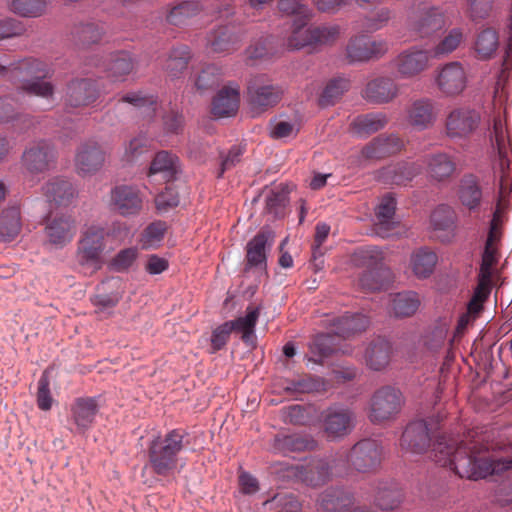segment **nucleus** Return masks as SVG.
I'll return each mask as SVG.
<instances>
[{
	"mask_svg": "<svg viewBox=\"0 0 512 512\" xmlns=\"http://www.w3.org/2000/svg\"><path fill=\"white\" fill-rule=\"evenodd\" d=\"M439 91L447 97L460 95L466 88L467 76L460 62H450L439 69L435 77Z\"/></svg>",
	"mask_w": 512,
	"mask_h": 512,
	"instance_id": "18",
	"label": "nucleus"
},
{
	"mask_svg": "<svg viewBox=\"0 0 512 512\" xmlns=\"http://www.w3.org/2000/svg\"><path fill=\"white\" fill-rule=\"evenodd\" d=\"M166 223L163 221H155L149 224L141 234L140 242L143 248H150L158 245L165 234Z\"/></svg>",
	"mask_w": 512,
	"mask_h": 512,
	"instance_id": "59",
	"label": "nucleus"
},
{
	"mask_svg": "<svg viewBox=\"0 0 512 512\" xmlns=\"http://www.w3.org/2000/svg\"><path fill=\"white\" fill-rule=\"evenodd\" d=\"M445 13L441 7L429 6L419 9L408 19V28L413 36L429 38L445 26Z\"/></svg>",
	"mask_w": 512,
	"mask_h": 512,
	"instance_id": "13",
	"label": "nucleus"
},
{
	"mask_svg": "<svg viewBox=\"0 0 512 512\" xmlns=\"http://www.w3.org/2000/svg\"><path fill=\"white\" fill-rule=\"evenodd\" d=\"M402 492L394 481H380L375 487L374 502L382 510H393L399 506Z\"/></svg>",
	"mask_w": 512,
	"mask_h": 512,
	"instance_id": "39",
	"label": "nucleus"
},
{
	"mask_svg": "<svg viewBox=\"0 0 512 512\" xmlns=\"http://www.w3.org/2000/svg\"><path fill=\"white\" fill-rule=\"evenodd\" d=\"M336 470H342L340 462H334L325 458H313L301 466L298 472L299 478L308 486L318 487L327 483L333 475L340 476Z\"/></svg>",
	"mask_w": 512,
	"mask_h": 512,
	"instance_id": "16",
	"label": "nucleus"
},
{
	"mask_svg": "<svg viewBox=\"0 0 512 512\" xmlns=\"http://www.w3.org/2000/svg\"><path fill=\"white\" fill-rule=\"evenodd\" d=\"M53 69L43 60L26 57L9 63V78L21 83L19 91L45 99L53 97L55 86L46 78L52 77Z\"/></svg>",
	"mask_w": 512,
	"mask_h": 512,
	"instance_id": "4",
	"label": "nucleus"
},
{
	"mask_svg": "<svg viewBox=\"0 0 512 512\" xmlns=\"http://www.w3.org/2000/svg\"><path fill=\"white\" fill-rule=\"evenodd\" d=\"M509 222L508 204L498 201L490 214L487 223L486 236L484 240L483 251L481 253V263L494 266L499 259V250L505 235V227Z\"/></svg>",
	"mask_w": 512,
	"mask_h": 512,
	"instance_id": "8",
	"label": "nucleus"
},
{
	"mask_svg": "<svg viewBox=\"0 0 512 512\" xmlns=\"http://www.w3.org/2000/svg\"><path fill=\"white\" fill-rule=\"evenodd\" d=\"M324 432L331 440L341 439L354 428L353 411L342 405H333L322 412Z\"/></svg>",
	"mask_w": 512,
	"mask_h": 512,
	"instance_id": "14",
	"label": "nucleus"
},
{
	"mask_svg": "<svg viewBox=\"0 0 512 512\" xmlns=\"http://www.w3.org/2000/svg\"><path fill=\"white\" fill-rule=\"evenodd\" d=\"M398 95V86L393 79L380 77L370 81L365 89V97L376 104L392 101Z\"/></svg>",
	"mask_w": 512,
	"mask_h": 512,
	"instance_id": "35",
	"label": "nucleus"
},
{
	"mask_svg": "<svg viewBox=\"0 0 512 512\" xmlns=\"http://www.w3.org/2000/svg\"><path fill=\"white\" fill-rule=\"evenodd\" d=\"M353 503L352 494L343 488H329L318 500V512H346Z\"/></svg>",
	"mask_w": 512,
	"mask_h": 512,
	"instance_id": "34",
	"label": "nucleus"
},
{
	"mask_svg": "<svg viewBox=\"0 0 512 512\" xmlns=\"http://www.w3.org/2000/svg\"><path fill=\"white\" fill-rule=\"evenodd\" d=\"M15 122L20 131L28 130L34 124V117L18 113L8 97H0V124Z\"/></svg>",
	"mask_w": 512,
	"mask_h": 512,
	"instance_id": "47",
	"label": "nucleus"
},
{
	"mask_svg": "<svg viewBox=\"0 0 512 512\" xmlns=\"http://www.w3.org/2000/svg\"><path fill=\"white\" fill-rule=\"evenodd\" d=\"M346 51L350 61L363 62L383 56L388 51V43L384 40H371L368 36L360 35L350 39Z\"/></svg>",
	"mask_w": 512,
	"mask_h": 512,
	"instance_id": "19",
	"label": "nucleus"
},
{
	"mask_svg": "<svg viewBox=\"0 0 512 512\" xmlns=\"http://www.w3.org/2000/svg\"><path fill=\"white\" fill-rule=\"evenodd\" d=\"M45 232L50 244L62 248L70 243L76 234L75 221L67 215L55 217L48 221Z\"/></svg>",
	"mask_w": 512,
	"mask_h": 512,
	"instance_id": "28",
	"label": "nucleus"
},
{
	"mask_svg": "<svg viewBox=\"0 0 512 512\" xmlns=\"http://www.w3.org/2000/svg\"><path fill=\"white\" fill-rule=\"evenodd\" d=\"M101 91L98 80L91 78L72 79L66 86L65 105L72 108L88 106L98 99Z\"/></svg>",
	"mask_w": 512,
	"mask_h": 512,
	"instance_id": "15",
	"label": "nucleus"
},
{
	"mask_svg": "<svg viewBox=\"0 0 512 512\" xmlns=\"http://www.w3.org/2000/svg\"><path fill=\"white\" fill-rule=\"evenodd\" d=\"M282 93L281 88L276 85L253 83L248 86V101L252 110L260 113L275 106L280 101Z\"/></svg>",
	"mask_w": 512,
	"mask_h": 512,
	"instance_id": "27",
	"label": "nucleus"
},
{
	"mask_svg": "<svg viewBox=\"0 0 512 512\" xmlns=\"http://www.w3.org/2000/svg\"><path fill=\"white\" fill-rule=\"evenodd\" d=\"M370 320L360 313L346 312L341 316L328 317L325 325L338 337L348 338L367 329Z\"/></svg>",
	"mask_w": 512,
	"mask_h": 512,
	"instance_id": "23",
	"label": "nucleus"
},
{
	"mask_svg": "<svg viewBox=\"0 0 512 512\" xmlns=\"http://www.w3.org/2000/svg\"><path fill=\"white\" fill-rule=\"evenodd\" d=\"M494 0H467V15L475 23L486 20L492 13Z\"/></svg>",
	"mask_w": 512,
	"mask_h": 512,
	"instance_id": "60",
	"label": "nucleus"
},
{
	"mask_svg": "<svg viewBox=\"0 0 512 512\" xmlns=\"http://www.w3.org/2000/svg\"><path fill=\"white\" fill-rule=\"evenodd\" d=\"M105 33L104 25L98 22H87L75 28L74 37L83 46L94 44L102 39Z\"/></svg>",
	"mask_w": 512,
	"mask_h": 512,
	"instance_id": "55",
	"label": "nucleus"
},
{
	"mask_svg": "<svg viewBox=\"0 0 512 512\" xmlns=\"http://www.w3.org/2000/svg\"><path fill=\"white\" fill-rule=\"evenodd\" d=\"M496 122L503 129L504 145L506 146V127L500 116L492 117L484 105L465 104L451 109L444 122L445 135L454 142H464L472 138L483 137L485 153L490 147V135Z\"/></svg>",
	"mask_w": 512,
	"mask_h": 512,
	"instance_id": "3",
	"label": "nucleus"
},
{
	"mask_svg": "<svg viewBox=\"0 0 512 512\" xmlns=\"http://www.w3.org/2000/svg\"><path fill=\"white\" fill-rule=\"evenodd\" d=\"M47 201L55 206H68L76 195L73 184L62 177L51 178L43 187Z\"/></svg>",
	"mask_w": 512,
	"mask_h": 512,
	"instance_id": "30",
	"label": "nucleus"
},
{
	"mask_svg": "<svg viewBox=\"0 0 512 512\" xmlns=\"http://www.w3.org/2000/svg\"><path fill=\"white\" fill-rule=\"evenodd\" d=\"M430 441L431 437L427 422L415 420L406 426L400 439V446L408 452L421 454L428 449Z\"/></svg>",
	"mask_w": 512,
	"mask_h": 512,
	"instance_id": "22",
	"label": "nucleus"
},
{
	"mask_svg": "<svg viewBox=\"0 0 512 512\" xmlns=\"http://www.w3.org/2000/svg\"><path fill=\"white\" fill-rule=\"evenodd\" d=\"M106 236V230L95 225L83 232L78 242L76 260L85 274L92 275L104 266Z\"/></svg>",
	"mask_w": 512,
	"mask_h": 512,
	"instance_id": "7",
	"label": "nucleus"
},
{
	"mask_svg": "<svg viewBox=\"0 0 512 512\" xmlns=\"http://www.w3.org/2000/svg\"><path fill=\"white\" fill-rule=\"evenodd\" d=\"M21 230V215L19 207L12 206L0 214V239L4 242L14 240Z\"/></svg>",
	"mask_w": 512,
	"mask_h": 512,
	"instance_id": "45",
	"label": "nucleus"
},
{
	"mask_svg": "<svg viewBox=\"0 0 512 512\" xmlns=\"http://www.w3.org/2000/svg\"><path fill=\"white\" fill-rule=\"evenodd\" d=\"M317 446L316 441L309 436L294 434H277L272 442V449L280 454L313 450Z\"/></svg>",
	"mask_w": 512,
	"mask_h": 512,
	"instance_id": "31",
	"label": "nucleus"
},
{
	"mask_svg": "<svg viewBox=\"0 0 512 512\" xmlns=\"http://www.w3.org/2000/svg\"><path fill=\"white\" fill-rule=\"evenodd\" d=\"M486 446L478 447L476 441L467 442L463 439L442 435L433 444L434 461L449 467L459 477L470 480L484 479L492 474H500L512 469V458L494 459L482 455Z\"/></svg>",
	"mask_w": 512,
	"mask_h": 512,
	"instance_id": "2",
	"label": "nucleus"
},
{
	"mask_svg": "<svg viewBox=\"0 0 512 512\" xmlns=\"http://www.w3.org/2000/svg\"><path fill=\"white\" fill-rule=\"evenodd\" d=\"M427 166L429 176L438 182L448 180L456 171V163L447 153H437L430 156Z\"/></svg>",
	"mask_w": 512,
	"mask_h": 512,
	"instance_id": "43",
	"label": "nucleus"
},
{
	"mask_svg": "<svg viewBox=\"0 0 512 512\" xmlns=\"http://www.w3.org/2000/svg\"><path fill=\"white\" fill-rule=\"evenodd\" d=\"M268 243V234L258 232L246 246V269L266 267V246Z\"/></svg>",
	"mask_w": 512,
	"mask_h": 512,
	"instance_id": "41",
	"label": "nucleus"
},
{
	"mask_svg": "<svg viewBox=\"0 0 512 512\" xmlns=\"http://www.w3.org/2000/svg\"><path fill=\"white\" fill-rule=\"evenodd\" d=\"M222 71L216 65H207L195 80V86L198 90L213 89L218 86L222 80Z\"/></svg>",
	"mask_w": 512,
	"mask_h": 512,
	"instance_id": "58",
	"label": "nucleus"
},
{
	"mask_svg": "<svg viewBox=\"0 0 512 512\" xmlns=\"http://www.w3.org/2000/svg\"><path fill=\"white\" fill-rule=\"evenodd\" d=\"M138 256L137 248L130 247L119 251L111 261V267L117 272L128 270Z\"/></svg>",
	"mask_w": 512,
	"mask_h": 512,
	"instance_id": "64",
	"label": "nucleus"
},
{
	"mask_svg": "<svg viewBox=\"0 0 512 512\" xmlns=\"http://www.w3.org/2000/svg\"><path fill=\"white\" fill-rule=\"evenodd\" d=\"M240 103V86L230 82L218 91L212 101L211 112L215 117H229L238 111Z\"/></svg>",
	"mask_w": 512,
	"mask_h": 512,
	"instance_id": "26",
	"label": "nucleus"
},
{
	"mask_svg": "<svg viewBox=\"0 0 512 512\" xmlns=\"http://www.w3.org/2000/svg\"><path fill=\"white\" fill-rule=\"evenodd\" d=\"M421 165L416 163H402L383 168L379 177L388 184L406 185L421 172Z\"/></svg>",
	"mask_w": 512,
	"mask_h": 512,
	"instance_id": "37",
	"label": "nucleus"
},
{
	"mask_svg": "<svg viewBox=\"0 0 512 512\" xmlns=\"http://www.w3.org/2000/svg\"><path fill=\"white\" fill-rule=\"evenodd\" d=\"M383 253L374 246L359 248L353 255V262L356 266L365 267V271L386 269L383 266Z\"/></svg>",
	"mask_w": 512,
	"mask_h": 512,
	"instance_id": "49",
	"label": "nucleus"
},
{
	"mask_svg": "<svg viewBox=\"0 0 512 512\" xmlns=\"http://www.w3.org/2000/svg\"><path fill=\"white\" fill-rule=\"evenodd\" d=\"M206 41L212 52L229 53L236 49L238 38L228 26H219L208 33Z\"/></svg>",
	"mask_w": 512,
	"mask_h": 512,
	"instance_id": "40",
	"label": "nucleus"
},
{
	"mask_svg": "<svg viewBox=\"0 0 512 512\" xmlns=\"http://www.w3.org/2000/svg\"><path fill=\"white\" fill-rule=\"evenodd\" d=\"M499 47L500 35L496 28L484 26L476 32L472 49L478 60L488 61L495 58Z\"/></svg>",
	"mask_w": 512,
	"mask_h": 512,
	"instance_id": "25",
	"label": "nucleus"
},
{
	"mask_svg": "<svg viewBox=\"0 0 512 512\" xmlns=\"http://www.w3.org/2000/svg\"><path fill=\"white\" fill-rule=\"evenodd\" d=\"M486 156L489 167L480 169L477 173H464L456 188V197L460 206L477 219L481 212L487 210L490 204L489 196L494 191L496 184L498 192L492 208L500 199L509 205L504 200V192L510 177L511 160L504 145L503 129L500 122L495 123L494 131L490 135V147L487 149Z\"/></svg>",
	"mask_w": 512,
	"mask_h": 512,
	"instance_id": "1",
	"label": "nucleus"
},
{
	"mask_svg": "<svg viewBox=\"0 0 512 512\" xmlns=\"http://www.w3.org/2000/svg\"><path fill=\"white\" fill-rule=\"evenodd\" d=\"M22 165L30 174L44 173L52 168L56 161L54 145L48 140L32 142L22 154Z\"/></svg>",
	"mask_w": 512,
	"mask_h": 512,
	"instance_id": "12",
	"label": "nucleus"
},
{
	"mask_svg": "<svg viewBox=\"0 0 512 512\" xmlns=\"http://www.w3.org/2000/svg\"><path fill=\"white\" fill-rule=\"evenodd\" d=\"M391 355V344L384 338L378 337L371 341L365 349L364 359L366 365L375 371L385 368Z\"/></svg>",
	"mask_w": 512,
	"mask_h": 512,
	"instance_id": "36",
	"label": "nucleus"
},
{
	"mask_svg": "<svg viewBox=\"0 0 512 512\" xmlns=\"http://www.w3.org/2000/svg\"><path fill=\"white\" fill-rule=\"evenodd\" d=\"M389 280V269L364 271L359 278V285L364 291L375 292L386 288Z\"/></svg>",
	"mask_w": 512,
	"mask_h": 512,
	"instance_id": "54",
	"label": "nucleus"
},
{
	"mask_svg": "<svg viewBox=\"0 0 512 512\" xmlns=\"http://www.w3.org/2000/svg\"><path fill=\"white\" fill-rule=\"evenodd\" d=\"M186 433L182 429H172L163 436L152 438L147 446V466L161 477L175 473L178 456L183 451Z\"/></svg>",
	"mask_w": 512,
	"mask_h": 512,
	"instance_id": "5",
	"label": "nucleus"
},
{
	"mask_svg": "<svg viewBox=\"0 0 512 512\" xmlns=\"http://www.w3.org/2000/svg\"><path fill=\"white\" fill-rule=\"evenodd\" d=\"M177 157L167 151L158 152L149 167L148 176L151 177L161 172H173Z\"/></svg>",
	"mask_w": 512,
	"mask_h": 512,
	"instance_id": "62",
	"label": "nucleus"
},
{
	"mask_svg": "<svg viewBox=\"0 0 512 512\" xmlns=\"http://www.w3.org/2000/svg\"><path fill=\"white\" fill-rule=\"evenodd\" d=\"M96 67H100L107 73L108 77L114 80H121L122 77L129 74L134 66L133 59L128 52L118 51L110 55L108 63L100 62L98 58L92 59L91 63Z\"/></svg>",
	"mask_w": 512,
	"mask_h": 512,
	"instance_id": "32",
	"label": "nucleus"
},
{
	"mask_svg": "<svg viewBox=\"0 0 512 512\" xmlns=\"http://www.w3.org/2000/svg\"><path fill=\"white\" fill-rule=\"evenodd\" d=\"M431 225L434 230L453 231L456 227V213L448 204L438 205L430 217Z\"/></svg>",
	"mask_w": 512,
	"mask_h": 512,
	"instance_id": "50",
	"label": "nucleus"
},
{
	"mask_svg": "<svg viewBox=\"0 0 512 512\" xmlns=\"http://www.w3.org/2000/svg\"><path fill=\"white\" fill-rule=\"evenodd\" d=\"M201 9L202 5L198 1H182L171 7L166 19L172 25H181L190 17L198 14Z\"/></svg>",
	"mask_w": 512,
	"mask_h": 512,
	"instance_id": "51",
	"label": "nucleus"
},
{
	"mask_svg": "<svg viewBox=\"0 0 512 512\" xmlns=\"http://www.w3.org/2000/svg\"><path fill=\"white\" fill-rule=\"evenodd\" d=\"M420 299L416 292L406 291L392 296L391 307L396 317L412 316L419 308Z\"/></svg>",
	"mask_w": 512,
	"mask_h": 512,
	"instance_id": "48",
	"label": "nucleus"
},
{
	"mask_svg": "<svg viewBox=\"0 0 512 512\" xmlns=\"http://www.w3.org/2000/svg\"><path fill=\"white\" fill-rule=\"evenodd\" d=\"M287 201L288 195L284 189L272 190L266 197V210L275 217H280L284 213Z\"/></svg>",
	"mask_w": 512,
	"mask_h": 512,
	"instance_id": "63",
	"label": "nucleus"
},
{
	"mask_svg": "<svg viewBox=\"0 0 512 512\" xmlns=\"http://www.w3.org/2000/svg\"><path fill=\"white\" fill-rule=\"evenodd\" d=\"M465 41V32L461 27L449 29L443 38L432 48L430 52L433 58H442L453 53Z\"/></svg>",
	"mask_w": 512,
	"mask_h": 512,
	"instance_id": "46",
	"label": "nucleus"
},
{
	"mask_svg": "<svg viewBox=\"0 0 512 512\" xmlns=\"http://www.w3.org/2000/svg\"><path fill=\"white\" fill-rule=\"evenodd\" d=\"M110 205L112 210L121 216H135L143 207V197L140 190L132 185H118L111 190Z\"/></svg>",
	"mask_w": 512,
	"mask_h": 512,
	"instance_id": "17",
	"label": "nucleus"
},
{
	"mask_svg": "<svg viewBox=\"0 0 512 512\" xmlns=\"http://www.w3.org/2000/svg\"><path fill=\"white\" fill-rule=\"evenodd\" d=\"M190 58L191 52L188 46L175 47L166 60L165 69L171 77H178L187 68Z\"/></svg>",
	"mask_w": 512,
	"mask_h": 512,
	"instance_id": "53",
	"label": "nucleus"
},
{
	"mask_svg": "<svg viewBox=\"0 0 512 512\" xmlns=\"http://www.w3.org/2000/svg\"><path fill=\"white\" fill-rule=\"evenodd\" d=\"M383 448L374 439L365 438L355 443L349 451H338L334 462H340L342 470H336L339 475L348 474L349 470L359 473L375 472L381 465Z\"/></svg>",
	"mask_w": 512,
	"mask_h": 512,
	"instance_id": "6",
	"label": "nucleus"
},
{
	"mask_svg": "<svg viewBox=\"0 0 512 512\" xmlns=\"http://www.w3.org/2000/svg\"><path fill=\"white\" fill-rule=\"evenodd\" d=\"M100 396L78 397L71 406V417L76 425L77 432L85 433L94 423L99 411Z\"/></svg>",
	"mask_w": 512,
	"mask_h": 512,
	"instance_id": "24",
	"label": "nucleus"
},
{
	"mask_svg": "<svg viewBox=\"0 0 512 512\" xmlns=\"http://www.w3.org/2000/svg\"><path fill=\"white\" fill-rule=\"evenodd\" d=\"M389 122V117L383 112H372L358 115L350 124L351 131L360 138L384 129Z\"/></svg>",
	"mask_w": 512,
	"mask_h": 512,
	"instance_id": "33",
	"label": "nucleus"
},
{
	"mask_svg": "<svg viewBox=\"0 0 512 512\" xmlns=\"http://www.w3.org/2000/svg\"><path fill=\"white\" fill-rule=\"evenodd\" d=\"M157 96L146 94L143 91L129 92L122 96L121 101L129 103L139 109H146L147 115L153 117L157 108Z\"/></svg>",
	"mask_w": 512,
	"mask_h": 512,
	"instance_id": "57",
	"label": "nucleus"
},
{
	"mask_svg": "<svg viewBox=\"0 0 512 512\" xmlns=\"http://www.w3.org/2000/svg\"><path fill=\"white\" fill-rule=\"evenodd\" d=\"M105 161V152L98 142L89 140L80 145L75 156V167L82 175H92L101 169Z\"/></svg>",
	"mask_w": 512,
	"mask_h": 512,
	"instance_id": "20",
	"label": "nucleus"
},
{
	"mask_svg": "<svg viewBox=\"0 0 512 512\" xmlns=\"http://www.w3.org/2000/svg\"><path fill=\"white\" fill-rule=\"evenodd\" d=\"M437 254L427 247L417 249L410 259L411 268L416 277L428 278L437 264Z\"/></svg>",
	"mask_w": 512,
	"mask_h": 512,
	"instance_id": "42",
	"label": "nucleus"
},
{
	"mask_svg": "<svg viewBox=\"0 0 512 512\" xmlns=\"http://www.w3.org/2000/svg\"><path fill=\"white\" fill-rule=\"evenodd\" d=\"M349 89V81L346 78L338 77L330 80L325 86L319 104L322 107L334 105L335 102Z\"/></svg>",
	"mask_w": 512,
	"mask_h": 512,
	"instance_id": "56",
	"label": "nucleus"
},
{
	"mask_svg": "<svg viewBox=\"0 0 512 512\" xmlns=\"http://www.w3.org/2000/svg\"><path fill=\"white\" fill-rule=\"evenodd\" d=\"M48 0H10L9 9L13 13L27 18L41 16L47 8Z\"/></svg>",
	"mask_w": 512,
	"mask_h": 512,
	"instance_id": "52",
	"label": "nucleus"
},
{
	"mask_svg": "<svg viewBox=\"0 0 512 512\" xmlns=\"http://www.w3.org/2000/svg\"><path fill=\"white\" fill-rule=\"evenodd\" d=\"M260 316V308L248 306L244 316L229 320L233 332L241 334V339L246 344H253L255 338V327Z\"/></svg>",
	"mask_w": 512,
	"mask_h": 512,
	"instance_id": "38",
	"label": "nucleus"
},
{
	"mask_svg": "<svg viewBox=\"0 0 512 512\" xmlns=\"http://www.w3.org/2000/svg\"><path fill=\"white\" fill-rule=\"evenodd\" d=\"M432 58L430 50L413 46L399 53L391 65L396 71L397 77L410 79L427 70Z\"/></svg>",
	"mask_w": 512,
	"mask_h": 512,
	"instance_id": "11",
	"label": "nucleus"
},
{
	"mask_svg": "<svg viewBox=\"0 0 512 512\" xmlns=\"http://www.w3.org/2000/svg\"><path fill=\"white\" fill-rule=\"evenodd\" d=\"M437 119L435 102L430 98L413 101L406 109L407 123L417 131L432 127Z\"/></svg>",
	"mask_w": 512,
	"mask_h": 512,
	"instance_id": "21",
	"label": "nucleus"
},
{
	"mask_svg": "<svg viewBox=\"0 0 512 512\" xmlns=\"http://www.w3.org/2000/svg\"><path fill=\"white\" fill-rule=\"evenodd\" d=\"M449 326L446 322H437L424 336V344L430 350L440 349L447 338Z\"/></svg>",
	"mask_w": 512,
	"mask_h": 512,
	"instance_id": "61",
	"label": "nucleus"
},
{
	"mask_svg": "<svg viewBox=\"0 0 512 512\" xmlns=\"http://www.w3.org/2000/svg\"><path fill=\"white\" fill-rule=\"evenodd\" d=\"M340 35V27L333 25L311 26L306 30L298 25L288 38V48L298 50L308 45L333 43Z\"/></svg>",
	"mask_w": 512,
	"mask_h": 512,
	"instance_id": "10",
	"label": "nucleus"
},
{
	"mask_svg": "<svg viewBox=\"0 0 512 512\" xmlns=\"http://www.w3.org/2000/svg\"><path fill=\"white\" fill-rule=\"evenodd\" d=\"M336 336L331 329L330 332L316 335L309 345V351L312 355L309 360L321 363L325 358L338 352L339 348L335 343Z\"/></svg>",
	"mask_w": 512,
	"mask_h": 512,
	"instance_id": "44",
	"label": "nucleus"
},
{
	"mask_svg": "<svg viewBox=\"0 0 512 512\" xmlns=\"http://www.w3.org/2000/svg\"><path fill=\"white\" fill-rule=\"evenodd\" d=\"M403 403V395L399 389L391 386L381 387L371 398L369 419L375 424L393 420Z\"/></svg>",
	"mask_w": 512,
	"mask_h": 512,
	"instance_id": "9",
	"label": "nucleus"
},
{
	"mask_svg": "<svg viewBox=\"0 0 512 512\" xmlns=\"http://www.w3.org/2000/svg\"><path fill=\"white\" fill-rule=\"evenodd\" d=\"M403 147L404 142L397 135H380L362 149V154L369 159H381L399 153Z\"/></svg>",
	"mask_w": 512,
	"mask_h": 512,
	"instance_id": "29",
	"label": "nucleus"
}]
</instances>
